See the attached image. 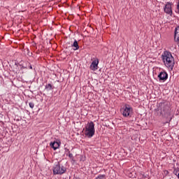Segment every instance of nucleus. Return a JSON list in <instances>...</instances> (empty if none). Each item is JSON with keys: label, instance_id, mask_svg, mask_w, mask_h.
<instances>
[{"label": "nucleus", "instance_id": "obj_1", "mask_svg": "<svg viewBox=\"0 0 179 179\" xmlns=\"http://www.w3.org/2000/svg\"><path fill=\"white\" fill-rule=\"evenodd\" d=\"M163 62L164 63V65L166 68H169V69H173L174 68V64H176V62L174 60V57H173V55H171V52L166 51L164 52V54L162 55Z\"/></svg>", "mask_w": 179, "mask_h": 179}, {"label": "nucleus", "instance_id": "obj_2", "mask_svg": "<svg viewBox=\"0 0 179 179\" xmlns=\"http://www.w3.org/2000/svg\"><path fill=\"white\" fill-rule=\"evenodd\" d=\"M96 130L94 129V123L93 122H88L85 126V135L87 138H93Z\"/></svg>", "mask_w": 179, "mask_h": 179}, {"label": "nucleus", "instance_id": "obj_3", "mask_svg": "<svg viewBox=\"0 0 179 179\" xmlns=\"http://www.w3.org/2000/svg\"><path fill=\"white\" fill-rule=\"evenodd\" d=\"M158 111H159L162 115H166V114H169V113H170V106L164 103H159Z\"/></svg>", "mask_w": 179, "mask_h": 179}, {"label": "nucleus", "instance_id": "obj_4", "mask_svg": "<svg viewBox=\"0 0 179 179\" xmlns=\"http://www.w3.org/2000/svg\"><path fill=\"white\" fill-rule=\"evenodd\" d=\"M66 171V168L61 164H57L53 169L54 174H64Z\"/></svg>", "mask_w": 179, "mask_h": 179}, {"label": "nucleus", "instance_id": "obj_5", "mask_svg": "<svg viewBox=\"0 0 179 179\" xmlns=\"http://www.w3.org/2000/svg\"><path fill=\"white\" fill-rule=\"evenodd\" d=\"M121 112L123 117H131V114H132V108H131L129 105H126L122 108Z\"/></svg>", "mask_w": 179, "mask_h": 179}, {"label": "nucleus", "instance_id": "obj_6", "mask_svg": "<svg viewBox=\"0 0 179 179\" xmlns=\"http://www.w3.org/2000/svg\"><path fill=\"white\" fill-rule=\"evenodd\" d=\"M164 12L167 15H170V16H171V15H173V10L171 9V3H167L166 4L165 8H164Z\"/></svg>", "mask_w": 179, "mask_h": 179}, {"label": "nucleus", "instance_id": "obj_7", "mask_svg": "<svg viewBox=\"0 0 179 179\" xmlns=\"http://www.w3.org/2000/svg\"><path fill=\"white\" fill-rule=\"evenodd\" d=\"M90 68L92 71H97V69H99V59L94 60L92 62Z\"/></svg>", "mask_w": 179, "mask_h": 179}, {"label": "nucleus", "instance_id": "obj_8", "mask_svg": "<svg viewBox=\"0 0 179 179\" xmlns=\"http://www.w3.org/2000/svg\"><path fill=\"white\" fill-rule=\"evenodd\" d=\"M174 40L176 43H179V26L175 29Z\"/></svg>", "mask_w": 179, "mask_h": 179}, {"label": "nucleus", "instance_id": "obj_9", "mask_svg": "<svg viewBox=\"0 0 179 179\" xmlns=\"http://www.w3.org/2000/svg\"><path fill=\"white\" fill-rule=\"evenodd\" d=\"M158 78L160 79V80H166L169 76L167 75V73L162 72L159 74Z\"/></svg>", "mask_w": 179, "mask_h": 179}, {"label": "nucleus", "instance_id": "obj_10", "mask_svg": "<svg viewBox=\"0 0 179 179\" xmlns=\"http://www.w3.org/2000/svg\"><path fill=\"white\" fill-rule=\"evenodd\" d=\"M50 146L54 149V150H57L59 148V143L58 142H53L50 143Z\"/></svg>", "mask_w": 179, "mask_h": 179}, {"label": "nucleus", "instance_id": "obj_11", "mask_svg": "<svg viewBox=\"0 0 179 179\" xmlns=\"http://www.w3.org/2000/svg\"><path fill=\"white\" fill-rule=\"evenodd\" d=\"M45 89L48 92H52V90H54V86L51 85V84H48L46 85Z\"/></svg>", "mask_w": 179, "mask_h": 179}, {"label": "nucleus", "instance_id": "obj_12", "mask_svg": "<svg viewBox=\"0 0 179 179\" xmlns=\"http://www.w3.org/2000/svg\"><path fill=\"white\" fill-rule=\"evenodd\" d=\"M72 47H74V50L76 51L79 48V45L78 44V41L76 40L74 41Z\"/></svg>", "mask_w": 179, "mask_h": 179}, {"label": "nucleus", "instance_id": "obj_13", "mask_svg": "<svg viewBox=\"0 0 179 179\" xmlns=\"http://www.w3.org/2000/svg\"><path fill=\"white\" fill-rule=\"evenodd\" d=\"M29 106L30 108H34V103L29 102Z\"/></svg>", "mask_w": 179, "mask_h": 179}, {"label": "nucleus", "instance_id": "obj_14", "mask_svg": "<svg viewBox=\"0 0 179 179\" xmlns=\"http://www.w3.org/2000/svg\"><path fill=\"white\" fill-rule=\"evenodd\" d=\"M69 157H70V159H72V157H73V155H72V153L69 152Z\"/></svg>", "mask_w": 179, "mask_h": 179}, {"label": "nucleus", "instance_id": "obj_15", "mask_svg": "<svg viewBox=\"0 0 179 179\" xmlns=\"http://www.w3.org/2000/svg\"><path fill=\"white\" fill-rule=\"evenodd\" d=\"M29 69H33V66H31V65H30V66H29Z\"/></svg>", "mask_w": 179, "mask_h": 179}, {"label": "nucleus", "instance_id": "obj_16", "mask_svg": "<svg viewBox=\"0 0 179 179\" xmlns=\"http://www.w3.org/2000/svg\"><path fill=\"white\" fill-rule=\"evenodd\" d=\"M51 46V42H50V41H49V47H50Z\"/></svg>", "mask_w": 179, "mask_h": 179}]
</instances>
